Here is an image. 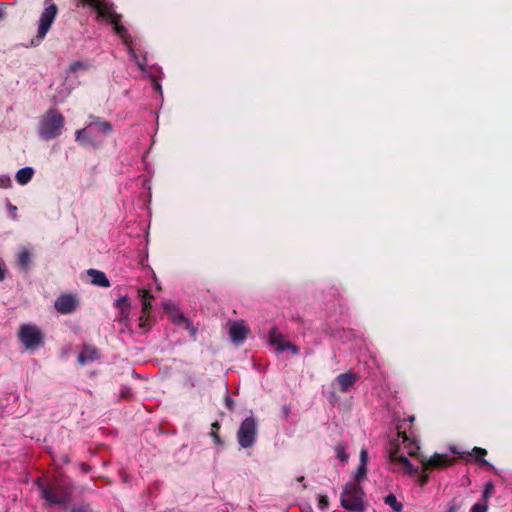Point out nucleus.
Listing matches in <instances>:
<instances>
[{"label": "nucleus", "mask_w": 512, "mask_h": 512, "mask_svg": "<svg viewBox=\"0 0 512 512\" xmlns=\"http://www.w3.org/2000/svg\"><path fill=\"white\" fill-rule=\"evenodd\" d=\"M37 486L41 497L49 506L67 507L76 490L75 483L72 480L62 477L48 482H42L41 479H38Z\"/></svg>", "instance_id": "obj_1"}, {"label": "nucleus", "mask_w": 512, "mask_h": 512, "mask_svg": "<svg viewBox=\"0 0 512 512\" xmlns=\"http://www.w3.org/2000/svg\"><path fill=\"white\" fill-rule=\"evenodd\" d=\"M64 125V116L54 108L48 109L40 121L38 135L46 141L55 139L62 134Z\"/></svg>", "instance_id": "obj_2"}, {"label": "nucleus", "mask_w": 512, "mask_h": 512, "mask_svg": "<svg viewBox=\"0 0 512 512\" xmlns=\"http://www.w3.org/2000/svg\"><path fill=\"white\" fill-rule=\"evenodd\" d=\"M365 496V492L360 485L347 483L341 493V506L352 512H364L366 510Z\"/></svg>", "instance_id": "obj_3"}, {"label": "nucleus", "mask_w": 512, "mask_h": 512, "mask_svg": "<svg viewBox=\"0 0 512 512\" xmlns=\"http://www.w3.org/2000/svg\"><path fill=\"white\" fill-rule=\"evenodd\" d=\"M258 424L254 417H246L237 431V441L241 448H251L257 439Z\"/></svg>", "instance_id": "obj_4"}, {"label": "nucleus", "mask_w": 512, "mask_h": 512, "mask_svg": "<svg viewBox=\"0 0 512 512\" xmlns=\"http://www.w3.org/2000/svg\"><path fill=\"white\" fill-rule=\"evenodd\" d=\"M18 338L26 350H35L44 343L42 331L34 324H22Z\"/></svg>", "instance_id": "obj_5"}, {"label": "nucleus", "mask_w": 512, "mask_h": 512, "mask_svg": "<svg viewBox=\"0 0 512 512\" xmlns=\"http://www.w3.org/2000/svg\"><path fill=\"white\" fill-rule=\"evenodd\" d=\"M269 343L275 347L278 354L283 353L285 350H290L293 355H297L300 351L298 346L286 341L276 327L271 328L269 332Z\"/></svg>", "instance_id": "obj_6"}, {"label": "nucleus", "mask_w": 512, "mask_h": 512, "mask_svg": "<svg viewBox=\"0 0 512 512\" xmlns=\"http://www.w3.org/2000/svg\"><path fill=\"white\" fill-rule=\"evenodd\" d=\"M58 12L57 5L50 3L42 12L39 20L37 37L43 39L51 28Z\"/></svg>", "instance_id": "obj_7"}, {"label": "nucleus", "mask_w": 512, "mask_h": 512, "mask_svg": "<svg viewBox=\"0 0 512 512\" xmlns=\"http://www.w3.org/2000/svg\"><path fill=\"white\" fill-rule=\"evenodd\" d=\"M82 3L83 5H88L94 8L99 17L109 21L110 23L120 21V15L115 13L112 6L107 3H102L99 0H82Z\"/></svg>", "instance_id": "obj_8"}, {"label": "nucleus", "mask_w": 512, "mask_h": 512, "mask_svg": "<svg viewBox=\"0 0 512 512\" xmlns=\"http://www.w3.org/2000/svg\"><path fill=\"white\" fill-rule=\"evenodd\" d=\"M424 470L443 469L454 464L455 459L447 454L435 453L429 459L420 460Z\"/></svg>", "instance_id": "obj_9"}, {"label": "nucleus", "mask_w": 512, "mask_h": 512, "mask_svg": "<svg viewBox=\"0 0 512 512\" xmlns=\"http://www.w3.org/2000/svg\"><path fill=\"white\" fill-rule=\"evenodd\" d=\"M77 298L72 294H62L55 301V309L61 314H70L77 308Z\"/></svg>", "instance_id": "obj_10"}, {"label": "nucleus", "mask_w": 512, "mask_h": 512, "mask_svg": "<svg viewBox=\"0 0 512 512\" xmlns=\"http://www.w3.org/2000/svg\"><path fill=\"white\" fill-rule=\"evenodd\" d=\"M248 332L249 329L243 324V322L233 323L229 328L230 338L235 344L244 342Z\"/></svg>", "instance_id": "obj_11"}, {"label": "nucleus", "mask_w": 512, "mask_h": 512, "mask_svg": "<svg viewBox=\"0 0 512 512\" xmlns=\"http://www.w3.org/2000/svg\"><path fill=\"white\" fill-rule=\"evenodd\" d=\"M359 375L353 372H346L336 377L339 390L343 393L349 391V389L359 380Z\"/></svg>", "instance_id": "obj_12"}, {"label": "nucleus", "mask_w": 512, "mask_h": 512, "mask_svg": "<svg viewBox=\"0 0 512 512\" xmlns=\"http://www.w3.org/2000/svg\"><path fill=\"white\" fill-rule=\"evenodd\" d=\"M139 296L142 302V316L139 318L140 327H144L145 318L149 315L152 308L153 295L146 289L139 290Z\"/></svg>", "instance_id": "obj_13"}, {"label": "nucleus", "mask_w": 512, "mask_h": 512, "mask_svg": "<svg viewBox=\"0 0 512 512\" xmlns=\"http://www.w3.org/2000/svg\"><path fill=\"white\" fill-rule=\"evenodd\" d=\"M99 358V351L94 346L85 345L78 356V362L85 365L88 362L95 361Z\"/></svg>", "instance_id": "obj_14"}, {"label": "nucleus", "mask_w": 512, "mask_h": 512, "mask_svg": "<svg viewBox=\"0 0 512 512\" xmlns=\"http://www.w3.org/2000/svg\"><path fill=\"white\" fill-rule=\"evenodd\" d=\"M87 274L91 277V283L93 285L104 288L110 287V282L104 272L96 269H89Z\"/></svg>", "instance_id": "obj_15"}, {"label": "nucleus", "mask_w": 512, "mask_h": 512, "mask_svg": "<svg viewBox=\"0 0 512 512\" xmlns=\"http://www.w3.org/2000/svg\"><path fill=\"white\" fill-rule=\"evenodd\" d=\"M34 175V169L32 167H24L18 170L16 173V181L20 185H25L32 179Z\"/></svg>", "instance_id": "obj_16"}, {"label": "nucleus", "mask_w": 512, "mask_h": 512, "mask_svg": "<svg viewBox=\"0 0 512 512\" xmlns=\"http://www.w3.org/2000/svg\"><path fill=\"white\" fill-rule=\"evenodd\" d=\"M17 263L21 270L26 272L29 269L31 264V254L27 249H23L18 254Z\"/></svg>", "instance_id": "obj_17"}, {"label": "nucleus", "mask_w": 512, "mask_h": 512, "mask_svg": "<svg viewBox=\"0 0 512 512\" xmlns=\"http://www.w3.org/2000/svg\"><path fill=\"white\" fill-rule=\"evenodd\" d=\"M468 455L472 456L480 465H486L488 462L485 460L487 450L481 447H474Z\"/></svg>", "instance_id": "obj_18"}, {"label": "nucleus", "mask_w": 512, "mask_h": 512, "mask_svg": "<svg viewBox=\"0 0 512 512\" xmlns=\"http://www.w3.org/2000/svg\"><path fill=\"white\" fill-rule=\"evenodd\" d=\"M96 127V129L104 134L112 132V125L109 121H102L99 118H95V122L89 125V128Z\"/></svg>", "instance_id": "obj_19"}, {"label": "nucleus", "mask_w": 512, "mask_h": 512, "mask_svg": "<svg viewBox=\"0 0 512 512\" xmlns=\"http://www.w3.org/2000/svg\"><path fill=\"white\" fill-rule=\"evenodd\" d=\"M384 503L391 507L394 512H402L403 505L402 503L397 501V498L394 494L390 493L384 498Z\"/></svg>", "instance_id": "obj_20"}, {"label": "nucleus", "mask_w": 512, "mask_h": 512, "mask_svg": "<svg viewBox=\"0 0 512 512\" xmlns=\"http://www.w3.org/2000/svg\"><path fill=\"white\" fill-rule=\"evenodd\" d=\"M367 475V465L359 464L356 474L354 476V482L360 485V483L366 478Z\"/></svg>", "instance_id": "obj_21"}, {"label": "nucleus", "mask_w": 512, "mask_h": 512, "mask_svg": "<svg viewBox=\"0 0 512 512\" xmlns=\"http://www.w3.org/2000/svg\"><path fill=\"white\" fill-rule=\"evenodd\" d=\"M112 24L114 26V31L116 32V34L119 35L124 40V42L127 44L129 36H128V32H127L126 28L122 24H120V21H117Z\"/></svg>", "instance_id": "obj_22"}, {"label": "nucleus", "mask_w": 512, "mask_h": 512, "mask_svg": "<svg viewBox=\"0 0 512 512\" xmlns=\"http://www.w3.org/2000/svg\"><path fill=\"white\" fill-rule=\"evenodd\" d=\"M76 141L81 143L82 145H87L90 143V138L88 135V131L86 129H80L76 131Z\"/></svg>", "instance_id": "obj_23"}, {"label": "nucleus", "mask_w": 512, "mask_h": 512, "mask_svg": "<svg viewBox=\"0 0 512 512\" xmlns=\"http://www.w3.org/2000/svg\"><path fill=\"white\" fill-rule=\"evenodd\" d=\"M391 462L404 464V461H408L409 459L403 455H398V448H394L390 451L389 454Z\"/></svg>", "instance_id": "obj_24"}, {"label": "nucleus", "mask_w": 512, "mask_h": 512, "mask_svg": "<svg viewBox=\"0 0 512 512\" xmlns=\"http://www.w3.org/2000/svg\"><path fill=\"white\" fill-rule=\"evenodd\" d=\"M335 451L337 453V457L342 461L346 462L348 461L349 456L345 453V446L341 443H338L335 446Z\"/></svg>", "instance_id": "obj_25"}, {"label": "nucleus", "mask_w": 512, "mask_h": 512, "mask_svg": "<svg viewBox=\"0 0 512 512\" xmlns=\"http://www.w3.org/2000/svg\"><path fill=\"white\" fill-rule=\"evenodd\" d=\"M115 306L120 309H130V302L127 296L120 297L115 301Z\"/></svg>", "instance_id": "obj_26"}, {"label": "nucleus", "mask_w": 512, "mask_h": 512, "mask_svg": "<svg viewBox=\"0 0 512 512\" xmlns=\"http://www.w3.org/2000/svg\"><path fill=\"white\" fill-rule=\"evenodd\" d=\"M430 471L431 470H424L422 468L421 473H419V475H418V483H419L420 486L423 487V486H425L428 483V481H429V472Z\"/></svg>", "instance_id": "obj_27"}, {"label": "nucleus", "mask_w": 512, "mask_h": 512, "mask_svg": "<svg viewBox=\"0 0 512 512\" xmlns=\"http://www.w3.org/2000/svg\"><path fill=\"white\" fill-rule=\"evenodd\" d=\"M68 512H95L89 504H80L72 507Z\"/></svg>", "instance_id": "obj_28"}, {"label": "nucleus", "mask_w": 512, "mask_h": 512, "mask_svg": "<svg viewBox=\"0 0 512 512\" xmlns=\"http://www.w3.org/2000/svg\"><path fill=\"white\" fill-rule=\"evenodd\" d=\"M402 466V469L407 473V474H418V468L414 467L412 465V463L408 460V461H404V464L401 465Z\"/></svg>", "instance_id": "obj_29"}, {"label": "nucleus", "mask_w": 512, "mask_h": 512, "mask_svg": "<svg viewBox=\"0 0 512 512\" xmlns=\"http://www.w3.org/2000/svg\"><path fill=\"white\" fill-rule=\"evenodd\" d=\"M329 500L327 495L319 494L318 495V508L324 510L328 507Z\"/></svg>", "instance_id": "obj_30"}, {"label": "nucleus", "mask_w": 512, "mask_h": 512, "mask_svg": "<svg viewBox=\"0 0 512 512\" xmlns=\"http://www.w3.org/2000/svg\"><path fill=\"white\" fill-rule=\"evenodd\" d=\"M461 507V502L457 498H453L448 504L447 512H457Z\"/></svg>", "instance_id": "obj_31"}, {"label": "nucleus", "mask_w": 512, "mask_h": 512, "mask_svg": "<svg viewBox=\"0 0 512 512\" xmlns=\"http://www.w3.org/2000/svg\"><path fill=\"white\" fill-rule=\"evenodd\" d=\"M494 492V485L491 482H488L485 484L484 491H483V497L484 499H488L492 493Z\"/></svg>", "instance_id": "obj_32"}, {"label": "nucleus", "mask_w": 512, "mask_h": 512, "mask_svg": "<svg viewBox=\"0 0 512 512\" xmlns=\"http://www.w3.org/2000/svg\"><path fill=\"white\" fill-rule=\"evenodd\" d=\"M488 506L486 504L482 503H475L472 507L470 512H487Z\"/></svg>", "instance_id": "obj_33"}, {"label": "nucleus", "mask_w": 512, "mask_h": 512, "mask_svg": "<svg viewBox=\"0 0 512 512\" xmlns=\"http://www.w3.org/2000/svg\"><path fill=\"white\" fill-rule=\"evenodd\" d=\"M129 312H130V309H120L119 310V315L117 317V320L119 322H124L128 319V316H129Z\"/></svg>", "instance_id": "obj_34"}, {"label": "nucleus", "mask_w": 512, "mask_h": 512, "mask_svg": "<svg viewBox=\"0 0 512 512\" xmlns=\"http://www.w3.org/2000/svg\"><path fill=\"white\" fill-rule=\"evenodd\" d=\"M210 436L212 437L213 442L216 445H223V441L221 440V438H220V436L218 434V431L211 430Z\"/></svg>", "instance_id": "obj_35"}, {"label": "nucleus", "mask_w": 512, "mask_h": 512, "mask_svg": "<svg viewBox=\"0 0 512 512\" xmlns=\"http://www.w3.org/2000/svg\"><path fill=\"white\" fill-rule=\"evenodd\" d=\"M359 458H360L359 459L360 460L359 464L367 465V462H368V452H367L366 449H361Z\"/></svg>", "instance_id": "obj_36"}, {"label": "nucleus", "mask_w": 512, "mask_h": 512, "mask_svg": "<svg viewBox=\"0 0 512 512\" xmlns=\"http://www.w3.org/2000/svg\"><path fill=\"white\" fill-rule=\"evenodd\" d=\"M419 449L420 447L416 442L411 443V446L409 447V455L413 457L417 456Z\"/></svg>", "instance_id": "obj_37"}, {"label": "nucleus", "mask_w": 512, "mask_h": 512, "mask_svg": "<svg viewBox=\"0 0 512 512\" xmlns=\"http://www.w3.org/2000/svg\"><path fill=\"white\" fill-rule=\"evenodd\" d=\"M82 67H83V64L81 62L77 61L70 65V71L76 72L78 69H80Z\"/></svg>", "instance_id": "obj_38"}, {"label": "nucleus", "mask_w": 512, "mask_h": 512, "mask_svg": "<svg viewBox=\"0 0 512 512\" xmlns=\"http://www.w3.org/2000/svg\"><path fill=\"white\" fill-rule=\"evenodd\" d=\"M450 450L452 453L458 454L459 458L464 459L465 452H459L455 447H452Z\"/></svg>", "instance_id": "obj_39"}, {"label": "nucleus", "mask_w": 512, "mask_h": 512, "mask_svg": "<svg viewBox=\"0 0 512 512\" xmlns=\"http://www.w3.org/2000/svg\"><path fill=\"white\" fill-rule=\"evenodd\" d=\"M225 402H226V406H227L230 410H232V409H233V404H234V403H233V400H232L230 397H226Z\"/></svg>", "instance_id": "obj_40"}, {"label": "nucleus", "mask_w": 512, "mask_h": 512, "mask_svg": "<svg viewBox=\"0 0 512 512\" xmlns=\"http://www.w3.org/2000/svg\"><path fill=\"white\" fill-rule=\"evenodd\" d=\"M398 435H399L400 438H402L403 442H407L409 440L406 432L399 431Z\"/></svg>", "instance_id": "obj_41"}, {"label": "nucleus", "mask_w": 512, "mask_h": 512, "mask_svg": "<svg viewBox=\"0 0 512 512\" xmlns=\"http://www.w3.org/2000/svg\"><path fill=\"white\" fill-rule=\"evenodd\" d=\"M5 273H6L5 269H4V267L2 266V264L0 263V281L4 280V278H5Z\"/></svg>", "instance_id": "obj_42"}, {"label": "nucleus", "mask_w": 512, "mask_h": 512, "mask_svg": "<svg viewBox=\"0 0 512 512\" xmlns=\"http://www.w3.org/2000/svg\"><path fill=\"white\" fill-rule=\"evenodd\" d=\"M211 427H212V430L218 431L220 429V424H219V422L215 421L214 423H212Z\"/></svg>", "instance_id": "obj_43"}, {"label": "nucleus", "mask_w": 512, "mask_h": 512, "mask_svg": "<svg viewBox=\"0 0 512 512\" xmlns=\"http://www.w3.org/2000/svg\"><path fill=\"white\" fill-rule=\"evenodd\" d=\"M154 87H155L156 90H159V91L161 90V86L157 82L155 83Z\"/></svg>", "instance_id": "obj_44"}, {"label": "nucleus", "mask_w": 512, "mask_h": 512, "mask_svg": "<svg viewBox=\"0 0 512 512\" xmlns=\"http://www.w3.org/2000/svg\"><path fill=\"white\" fill-rule=\"evenodd\" d=\"M414 420H415V416H410V417H408V421H409V422H411V423H412V422H414Z\"/></svg>", "instance_id": "obj_45"}, {"label": "nucleus", "mask_w": 512, "mask_h": 512, "mask_svg": "<svg viewBox=\"0 0 512 512\" xmlns=\"http://www.w3.org/2000/svg\"><path fill=\"white\" fill-rule=\"evenodd\" d=\"M297 481H298V482H303V481H304V476H300V477H298V478H297Z\"/></svg>", "instance_id": "obj_46"}, {"label": "nucleus", "mask_w": 512, "mask_h": 512, "mask_svg": "<svg viewBox=\"0 0 512 512\" xmlns=\"http://www.w3.org/2000/svg\"><path fill=\"white\" fill-rule=\"evenodd\" d=\"M3 17H4V13H3V11L0 9V20H2V19H3Z\"/></svg>", "instance_id": "obj_47"}, {"label": "nucleus", "mask_w": 512, "mask_h": 512, "mask_svg": "<svg viewBox=\"0 0 512 512\" xmlns=\"http://www.w3.org/2000/svg\"><path fill=\"white\" fill-rule=\"evenodd\" d=\"M179 318H180V320H182V321H186V319H185V317H184L183 315H181Z\"/></svg>", "instance_id": "obj_48"}, {"label": "nucleus", "mask_w": 512, "mask_h": 512, "mask_svg": "<svg viewBox=\"0 0 512 512\" xmlns=\"http://www.w3.org/2000/svg\"><path fill=\"white\" fill-rule=\"evenodd\" d=\"M83 470L88 471V467L86 465H83Z\"/></svg>", "instance_id": "obj_49"}, {"label": "nucleus", "mask_w": 512, "mask_h": 512, "mask_svg": "<svg viewBox=\"0 0 512 512\" xmlns=\"http://www.w3.org/2000/svg\"><path fill=\"white\" fill-rule=\"evenodd\" d=\"M190 386L191 387H194L195 386V383L193 381H190Z\"/></svg>", "instance_id": "obj_50"}, {"label": "nucleus", "mask_w": 512, "mask_h": 512, "mask_svg": "<svg viewBox=\"0 0 512 512\" xmlns=\"http://www.w3.org/2000/svg\"><path fill=\"white\" fill-rule=\"evenodd\" d=\"M46 2H48V0H46Z\"/></svg>", "instance_id": "obj_51"}]
</instances>
